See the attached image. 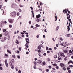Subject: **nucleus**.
<instances>
[{"instance_id": "nucleus-1", "label": "nucleus", "mask_w": 73, "mask_h": 73, "mask_svg": "<svg viewBox=\"0 0 73 73\" xmlns=\"http://www.w3.org/2000/svg\"><path fill=\"white\" fill-rule=\"evenodd\" d=\"M11 15H11V16H12L14 17H15L16 15V12H15V11H13L11 13Z\"/></svg>"}, {"instance_id": "nucleus-2", "label": "nucleus", "mask_w": 73, "mask_h": 73, "mask_svg": "<svg viewBox=\"0 0 73 73\" xmlns=\"http://www.w3.org/2000/svg\"><path fill=\"white\" fill-rule=\"evenodd\" d=\"M8 21L9 23H11V24H12L13 23V21H14V19H8Z\"/></svg>"}, {"instance_id": "nucleus-3", "label": "nucleus", "mask_w": 73, "mask_h": 73, "mask_svg": "<svg viewBox=\"0 0 73 73\" xmlns=\"http://www.w3.org/2000/svg\"><path fill=\"white\" fill-rule=\"evenodd\" d=\"M60 54L61 57H65V55L64 54V53L60 52Z\"/></svg>"}, {"instance_id": "nucleus-4", "label": "nucleus", "mask_w": 73, "mask_h": 73, "mask_svg": "<svg viewBox=\"0 0 73 73\" xmlns=\"http://www.w3.org/2000/svg\"><path fill=\"white\" fill-rule=\"evenodd\" d=\"M69 25L68 26H67V29H68V31H70V27H70V23H69Z\"/></svg>"}, {"instance_id": "nucleus-5", "label": "nucleus", "mask_w": 73, "mask_h": 73, "mask_svg": "<svg viewBox=\"0 0 73 73\" xmlns=\"http://www.w3.org/2000/svg\"><path fill=\"white\" fill-rule=\"evenodd\" d=\"M26 41L27 43H29V41H29V38H25Z\"/></svg>"}, {"instance_id": "nucleus-6", "label": "nucleus", "mask_w": 73, "mask_h": 73, "mask_svg": "<svg viewBox=\"0 0 73 73\" xmlns=\"http://www.w3.org/2000/svg\"><path fill=\"white\" fill-rule=\"evenodd\" d=\"M41 17V15L40 14H38V15H36V17L37 19H38V18H40Z\"/></svg>"}, {"instance_id": "nucleus-7", "label": "nucleus", "mask_w": 73, "mask_h": 73, "mask_svg": "<svg viewBox=\"0 0 73 73\" xmlns=\"http://www.w3.org/2000/svg\"><path fill=\"white\" fill-rule=\"evenodd\" d=\"M37 62L39 64H41V63H42V61L40 60H37Z\"/></svg>"}, {"instance_id": "nucleus-8", "label": "nucleus", "mask_w": 73, "mask_h": 73, "mask_svg": "<svg viewBox=\"0 0 73 73\" xmlns=\"http://www.w3.org/2000/svg\"><path fill=\"white\" fill-rule=\"evenodd\" d=\"M9 33L8 31H7L5 33V36H7L8 35Z\"/></svg>"}, {"instance_id": "nucleus-9", "label": "nucleus", "mask_w": 73, "mask_h": 73, "mask_svg": "<svg viewBox=\"0 0 73 73\" xmlns=\"http://www.w3.org/2000/svg\"><path fill=\"white\" fill-rule=\"evenodd\" d=\"M28 44H29V43H27L25 44V46L26 48H28L29 47V46Z\"/></svg>"}, {"instance_id": "nucleus-10", "label": "nucleus", "mask_w": 73, "mask_h": 73, "mask_svg": "<svg viewBox=\"0 0 73 73\" xmlns=\"http://www.w3.org/2000/svg\"><path fill=\"white\" fill-rule=\"evenodd\" d=\"M36 21H37V22H39L40 21H41V19H36Z\"/></svg>"}, {"instance_id": "nucleus-11", "label": "nucleus", "mask_w": 73, "mask_h": 73, "mask_svg": "<svg viewBox=\"0 0 73 73\" xmlns=\"http://www.w3.org/2000/svg\"><path fill=\"white\" fill-rule=\"evenodd\" d=\"M60 65L61 66V67H64V64L62 63H61L60 64Z\"/></svg>"}, {"instance_id": "nucleus-12", "label": "nucleus", "mask_w": 73, "mask_h": 73, "mask_svg": "<svg viewBox=\"0 0 73 73\" xmlns=\"http://www.w3.org/2000/svg\"><path fill=\"white\" fill-rule=\"evenodd\" d=\"M58 60H62V58H61V57L60 56H58Z\"/></svg>"}, {"instance_id": "nucleus-13", "label": "nucleus", "mask_w": 73, "mask_h": 73, "mask_svg": "<svg viewBox=\"0 0 73 73\" xmlns=\"http://www.w3.org/2000/svg\"><path fill=\"white\" fill-rule=\"evenodd\" d=\"M35 26L36 27H40V25H38V24H36L35 25Z\"/></svg>"}, {"instance_id": "nucleus-14", "label": "nucleus", "mask_w": 73, "mask_h": 73, "mask_svg": "<svg viewBox=\"0 0 73 73\" xmlns=\"http://www.w3.org/2000/svg\"><path fill=\"white\" fill-rule=\"evenodd\" d=\"M15 42L17 44H19V41L17 40H16V41Z\"/></svg>"}, {"instance_id": "nucleus-15", "label": "nucleus", "mask_w": 73, "mask_h": 73, "mask_svg": "<svg viewBox=\"0 0 73 73\" xmlns=\"http://www.w3.org/2000/svg\"><path fill=\"white\" fill-rule=\"evenodd\" d=\"M68 11V9H65V13H67Z\"/></svg>"}, {"instance_id": "nucleus-16", "label": "nucleus", "mask_w": 73, "mask_h": 73, "mask_svg": "<svg viewBox=\"0 0 73 73\" xmlns=\"http://www.w3.org/2000/svg\"><path fill=\"white\" fill-rule=\"evenodd\" d=\"M38 56H39V58H40V57H41L42 56H41V54L39 53L38 54Z\"/></svg>"}, {"instance_id": "nucleus-17", "label": "nucleus", "mask_w": 73, "mask_h": 73, "mask_svg": "<svg viewBox=\"0 0 73 73\" xmlns=\"http://www.w3.org/2000/svg\"><path fill=\"white\" fill-rule=\"evenodd\" d=\"M66 36H67V37H70V35L69 34H67L66 35Z\"/></svg>"}, {"instance_id": "nucleus-18", "label": "nucleus", "mask_w": 73, "mask_h": 73, "mask_svg": "<svg viewBox=\"0 0 73 73\" xmlns=\"http://www.w3.org/2000/svg\"><path fill=\"white\" fill-rule=\"evenodd\" d=\"M55 19L56 20H55V21H56L57 20V15H56L55 17Z\"/></svg>"}, {"instance_id": "nucleus-19", "label": "nucleus", "mask_w": 73, "mask_h": 73, "mask_svg": "<svg viewBox=\"0 0 73 73\" xmlns=\"http://www.w3.org/2000/svg\"><path fill=\"white\" fill-rule=\"evenodd\" d=\"M70 55H71V54L69 53H68L67 54V56L68 57H70Z\"/></svg>"}, {"instance_id": "nucleus-20", "label": "nucleus", "mask_w": 73, "mask_h": 73, "mask_svg": "<svg viewBox=\"0 0 73 73\" xmlns=\"http://www.w3.org/2000/svg\"><path fill=\"white\" fill-rule=\"evenodd\" d=\"M14 68H15V66L14 65H12L11 67V68L12 69H14Z\"/></svg>"}, {"instance_id": "nucleus-21", "label": "nucleus", "mask_w": 73, "mask_h": 73, "mask_svg": "<svg viewBox=\"0 0 73 73\" xmlns=\"http://www.w3.org/2000/svg\"><path fill=\"white\" fill-rule=\"evenodd\" d=\"M5 64L6 66L7 67L8 66V63H5Z\"/></svg>"}, {"instance_id": "nucleus-22", "label": "nucleus", "mask_w": 73, "mask_h": 73, "mask_svg": "<svg viewBox=\"0 0 73 73\" xmlns=\"http://www.w3.org/2000/svg\"><path fill=\"white\" fill-rule=\"evenodd\" d=\"M66 58H67V56H66L65 57V58H64V60L65 61H66Z\"/></svg>"}, {"instance_id": "nucleus-23", "label": "nucleus", "mask_w": 73, "mask_h": 73, "mask_svg": "<svg viewBox=\"0 0 73 73\" xmlns=\"http://www.w3.org/2000/svg\"><path fill=\"white\" fill-rule=\"evenodd\" d=\"M46 64V63H45V62H42V64L43 65H45Z\"/></svg>"}, {"instance_id": "nucleus-24", "label": "nucleus", "mask_w": 73, "mask_h": 73, "mask_svg": "<svg viewBox=\"0 0 73 73\" xmlns=\"http://www.w3.org/2000/svg\"><path fill=\"white\" fill-rule=\"evenodd\" d=\"M38 49H39V50H40L41 49V47L40 46H38Z\"/></svg>"}, {"instance_id": "nucleus-25", "label": "nucleus", "mask_w": 73, "mask_h": 73, "mask_svg": "<svg viewBox=\"0 0 73 73\" xmlns=\"http://www.w3.org/2000/svg\"><path fill=\"white\" fill-rule=\"evenodd\" d=\"M59 28V27L57 26L56 28V31H57V30H58V29Z\"/></svg>"}, {"instance_id": "nucleus-26", "label": "nucleus", "mask_w": 73, "mask_h": 73, "mask_svg": "<svg viewBox=\"0 0 73 73\" xmlns=\"http://www.w3.org/2000/svg\"><path fill=\"white\" fill-rule=\"evenodd\" d=\"M47 61H50V58H48L47 59Z\"/></svg>"}, {"instance_id": "nucleus-27", "label": "nucleus", "mask_w": 73, "mask_h": 73, "mask_svg": "<svg viewBox=\"0 0 73 73\" xmlns=\"http://www.w3.org/2000/svg\"><path fill=\"white\" fill-rule=\"evenodd\" d=\"M7 52H8L9 53H10V54H11V52L9 51V50H7Z\"/></svg>"}, {"instance_id": "nucleus-28", "label": "nucleus", "mask_w": 73, "mask_h": 73, "mask_svg": "<svg viewBox=\"0 0 73 73\" xmlns=\"http://www.w3.org/2000/svg\"><path fill=\"white\" fill-rule=\"evenodd\" d=\"M17 68H18L17 67H15V69H16V71H18V69H17Z\"/></svg>"}, {"instance_id": "nucleus-29", "label": "nucleus", "mask_w": 73, "mask_h": 73, "mask_svg": "<svg viewBox=\"0 0 73 73\" xmlns=\"http://www.w3.org/2000/svg\"><path fill=\"white\" fill-rule=\"evenodd\" d=\"M9 28H12V25H9Z\"/></svg>"}, {"instance_id": "nucleus-30", "label": "nucleus", "mask_w": 73, "mask_h": 73, "mask_svg": "<svg viewBox=\"0 0 73 73\" xmlns=\"http://www.w3.org/2000/svg\"><path fill=\"white\" fill-rule=\"evenodd\" d=\"M10 39H11V37L10 36H8V40H10Z\"/></svg>"}, {"instance_id": "nucleus-31", "label": "nucleus", "mask_w": 73, "mask_h": 73, "mask_svg": "<svg viewBox=\"0 0 73 73\" xmlns=\"http://www.w3.org/2000/svg\"><path fill=\"white\" fill-rule=\"evenodd\" d=\"M64 53H68V50H64Z\"/></svg>"}, {"instance_id": "nucleus-32", "label": "nucleus", "mask_w": 73, "mask_h": 73, "mask_svg": "<svg viewBox=\"0 0 73 73\" xmlns=\"http://www.w3.org/2000/svg\"><path fill=\"white\" fill-rule=\"evenodd\" d=\"M11 61L12 62H15V60L13 59H12Z\"/></svg>"}, {"instance_id": "nucleus-33", "label": "nucleus", "mask_w": 73, "mask_h": 73, "mask_svg": "<svg viewBox=\"0 0 73 73\" xmlns=\"http://www.w3.org/2000/svg\"><path fill=\"white\" fill-rule=\"evenodd\" d=\"M18 11L19 12H21L22 11H21V10L20 9H19Z\"/></svg>"}, {"instance_id": "nucleus-34", "label": "nucleus", "mask_w": 73, "mask_h": 73, "mask_svg": "<svg viewBox=\"0 0 73 73\" xmlns=\"http://www.w3.org/2000/svg\"><path fill=\"white\" fill-rule=\"evenodd\" d=\"M15 55H13L12 56V57H13V58H15Z\"/></svg>"}, {"instance_id": "nucleus-35", "label": "nucleus", "mask_w": 73, "mask_h": 73, "mask_svg": "<svg viewBox=\"0 0 73 73\" xmlns=\"http://www.w3.org/2000/svg\"><path fill=\"white\" fill-rule=\"evenodd\" d=\"M52 65H53V66H57V64H52Z\"/></svg>"}, {"instance_id": "nucleus-36", "label": "nucleus", "mask_w": 73, "mask_h": 73, "mask_svg": "<svg viewBox=\"0 0 73 73\" xmlns=\"http://www.w3.org/2000/svg\"><path fill=\"white\" fill-rule=\"evenodd\" d=\"M33 68H34V69H37V68H36V66L35 65L33 66Z\"/></svg>"}, {"instance_id": "nucleus-37", "label": "nucleus", "mask_w": 73, "mask_h": 73, "mask_svg": "<svg viewBox=\"0 0 73 73\" xmlns=\"http://www.w3.org/2000/svg\"><path fill=\"white\" fill-rule=\"evenodd\" d=\"M7 61H7V60L6 59V60H5V63H7Z\"/></svg>"}, {"instance_id": "nucleus-38", "label": "nucleus", "mask_w": 73, "mask_h": 73, "mask_svg": "<svg viewBox=\"0 0 73 73\" xmlns=\"http://www.w3.org/2000/svg\"><path fill=\"white\" fill-rule=\"evenodd\" d=\"M17 57L18 58H20V56H19L17 55Z\"/></svg>"}, {"instance_id": "nucleus-39", "label": "nucleus", "mask_w": 73, "mask_h": 73, "mask_svg": "<svg viewBox=\"0 0 73 73\" xmlns=\"http://www.w3.org/2000/svg\"><path fill=\"white\" fill-rule=\"evenodd\" d=\"M1 37H2V35L0 34V40H1Z\"/></svg>"}, {"instance_id": "nucleus-40", "label": "nucleus", "mask_w": 73, "mask_h": 73, "mask_svg": "<svg viewBox=\"0 0 73 73\" xmlns=\"http://www.w3.org/2000/svg\"><path fill=\"white\" fill-rule=\"evenodd\" d=\"M46 72H49V69H46Z\"/></svg>"}, {"instance_id": "nucleus-41", "label": "nucleus", "mask_w": 73, "mask_h": 73, "mask_svg": "<svg viewBox=\"0 0 73 73\" xmlns=\"http://www.w3.org/2000/svg\"><path fill=\"white\" fill-rule=\"evenodd\" d=\"M39 35H37L36 36V37L37 38H39Z\"/></svg>"}, {"instance_id": "nucleus-42", "label": "nucleus", "mask_w": 73, "mask_h": 73, "mask_svg": "<svg viewBox=\"0 0 73 73\" xmlns=\"http://www.w3.org/2000/svg\"><path fill=\"white\" fill-rule=\"evenodd\" d=\"M63 69L64 70H66V68L65 67H63Z\"/></svg>"}, {"instance_id": "nucleus-43", "label": "nucleus", "mask_w": 73, "mask_h": 73, "mask_svg": "<svg viewBox=\"0 0 73 73\" xmlns=\"http://www.w3.org/2000/svg\"><path fill=\"white\" fill-rule=\"evenodd\" d=\"M56 68L57 69H59V67H58V66H57L56 67Z\"/></svg>"}, {"instance_id": "nucleus-44", "label": "nucleus", "mask_w": 73, "mask_h": 73, "mask_svg": "<svg viewBox=\"0 0 73 73\" xmlns=\"http://www.w3.org/2000/svg\"><path fill=\"white\" fill-rule=\"evenodd\" d=\"M42 7L40 8L39 9V10L40 11H42Z\"/></svg>"}, {"instance_id": "nucleus-45", "label": "nucleus", "mask_w": 73, "mask_h": 73, "mask_svg": "<svg viewBox=\"0 0 73 73\" xmlns=\"http://www.w3.org/2000/svg\"><path fill=\"white\" fill-rule=\"evenodd\" d=\"M38 69L39 70H40V71H42V69H41V68H39Z\"/></svg>"}, {"instance_id": "nucleus-46", "label": "nucleus", "mask_w": 73, "mask_h": 73, "mask_svg": "<svg viewBox=\"0 0 73 73\" xmlns=\"http://www.w3.org/2000/svg\"><path fill=\"white\" fill-rule=\"evenodd\" d=\"M40 46H41V47H43V46H44L43 45H42V44H40Z\"/></svg>"}, {"instance_id": "nucleus-47", "label": "nucleus", "mask_w": 73, "mask_h": 73, "mask_svg": "<svg viewBox=\"0 0 73 73\" xmlns=\"http://www.w3.org/2000/svg\"><path fill=\"white\" fill-rule=\"evenodd\" d=\"M48 49H49V47H48L46 46V50H48Z\"/></svg>"}, {"instance_id": "nucleus-48", "label": "nucleus", "mask_w": 73, "mask_h": 73, "mask_svg": "<svg viewBox=\"0 0 73 73\" xmlns=\"http://www.w3.org/2000/svg\"><path fill=\"white\" fill-rule=\"evenodd\" d=\"M48 67H49V69H51V68H52V67H51V66H48Z\"/></svg>"}, {"instance_id": "nucleus-49", "label": "nucleus", "mask_w": 73, "mask_h": 73, "mask_svg": "<svg viewBox=\"0 0 73 73\" xmlns=\"http://www.w3.org/2000/svg\"><path fill=\"white\" fill-rule=\"evenodd\" d=\"M41 51L40 50H38V53H41Z\"/></svg>"}, {"instance_id": "nucleus-50", "label": "nucleus", "mask_w": 73, "mask_h": 73, "mask_svg": "<svg viewBox=\"0 0 73 73\" xmlns=\"http://www.w3.org/2000/svg\"><path fill=\"white\" fill-rule=\"evenodd\" d=\"M43 55H44V56H46V53H44Z\"/></svg>"}, {"instance_id": "nucleus-51", "label": "nucleus", "mask_w": 73, "mask_h": 73, "mask_svg": "<svg viewBox=\"0 0 73 73\" xmlns=\"http://www.w3.org/2000/svg\"><path fill=\"white\" fill-rule=\"evenodd\" d=\"M60 40L61 41H62L63 40V39H62V38H60Z\"/></svg>"}, {"instance_id": "nucleus-52", "label": "nucleus", "mask_w": 73, "mask_h": 73, "mask_svg": "<svg viewBox=\"0 0 73 73\" xmlns=\"http://www.w3.org/2000/svg\"><path fill=\"white\" fill-rule=\"evenodd\" d=\"M19 15H20V13H17V16H19Z\"/></svg>"}, {"instance_id": "nucleus-53", "label": "nucleus", "mask_w": 73, "mask_h": 73, "mask_svg": "<svg viewBox=\"0 0 73 73\" xmlns=\"http://www.w3.org/2000/svg\"><path fill=\"white\" fill-rule=\"evenodd\" d=\"M0 70H3V68L1 67H0Z\"/></svg>"}, {"instance_id": "nucleus-54", "label": "nucleus", "mask_w": 73, "mask_h": 73, "mask_svg": "<svg viewBox=\"0 0 73 73\" xmlns=\"http://www.w3.org/2000/svg\"><path fill=\"white\" fill-rule=\"evenodd\" d=\"M34 64H35V65H36V64H37V63L35 61L34 62Z\"/></svg>"}, {"instance_id": "nucleus-55", "label": "nucleus", "mask_w": 73, "mask_h": 73, "mask_svg": "<svg viewBox=\"0 0 73 73\" xmlns=\"http://www.w3.org/2000/svg\"><path fill=\"white\" fill-rule=\"evenodd\" d=\"M18 19H21V16H20L19 17V18Z\"/></svg>"}, {"instance_id": "nucleus-56", "label": "nucleus", "mask_w": 73, "mask_h": 73, "mask_svg": "<svg viewBox=\"0 0 73 73\" xmlns=\"http://www.w3.org/2000/svg\"><path fill=\"white\" fill-rule=\"evenodd\" d=\"M17 53H20V51H19V50L17 51Z\"/></svg>"}, {"instance_id": "nucleus-57", "label": "nucleus", "mask_w": 73, "mask_h": 73, "mask_svg": "<svg viewBox=\"0 0 73 73\" xmlns=\"http://www.w3.org/2000/svg\"><path fill=\"white\" fill-rule=\"evenodd\" d=\"M69 52L71 53H72V50H70Z\"/></svg>"}, {"instance_id": "nucleus-58", "label": "nucleus", "mask_w": 73, "mask_h": 73, "mask_svg": "<svg viewBox=\"0 0 73 73\" xmlns=\"http://www.w3.org/2000/svg\"><path fill=\"white\" fill-rule=\"evenodd\" d=\"M54 58H57V56L56 55H55L54 56Z\"/></svg>"}, {"instance_id": "nucleus-59", "label": "nucleus", "mask_w": 73, "mask_h": 73, "mask_svg": "<svg viewBox=\"0 0 73 73\" xmlns=\"http://www.w3.org/2000/svg\"><path fill=\"white\" fill-rule=\"evenodd\" d=\"M9 64L11 65H12V62H10Z\"/></svg>"}, {"instance_id": "nucleus-60", "label": "nucleus", "mask_w": 73, "mask_h": 73, "mask_svg": "<svg viewBox=\"0 0 73 73\" xmlns=\"http://www.w3.org/2000/svg\"><path fill=\"white\" fill-rule=\"evenodd\" d=\"M68 72L69 73H71V70H68Z\"/></svg>"}, {"instance_id": "nucleus-61", "label": "nucleus", "mask_w": 73, "mask_h": 73, "mask_svg": "<svg viewBox=\"0 0 73 73\" xmlns=\"http://www.w3.org/2000/svg\"><path fill=\"white\" fill-rule=\"evenodd\" d=\"M44 31L45 32H47V31H46V29H45L44 30Z\"/></svg>"}, {"instance_id": "nucleus-62", "label": "nucleus", "mask_w": 73, "mask_h": 73, "mask_svg": "<svg viewBox=\"0 0 73 73\" xmlns=\"http://www.w3.org/2000/svg\"><path fill=\"white\" fill-rule=\"evenodd\" d=\"M19 50L21 51V47H19Z\"/></svg>"}, {"instance_id": "nucleus-63", "label": "nucleus", "mask_w": 73, "mask_h": 73, "mask_svg": "<svg viewBox=\"0 0 73 73\" xmlns=\"http://www.w3.org/2000/svg\"><path fill=\"white\" fill-rule=\"evenodd\" d=\"M21 70H19V71H18V73H21Z\"/></svg>"}, {"instance_id": "nucleus-64", "label": "nucleus", "mask_w": 73, "mask_h": 73, "mask_svg": "<svg viewBox=\"0 0 73 73\" xmlns=\"http://www.w3.org/2000/svg\"><path fill=\"white\" fill-rule=\"evenodd\" d=\"M19 38H22L20 36H18Z\"/></svg>"}]
</instances>
